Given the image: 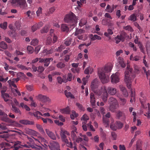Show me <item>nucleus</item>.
Here are the masks:
<instances>
[{"mask_svg":"<svg viewBox=\"0 0 150 150\" xmlns=\"http://www.w3.org/2000/svg\"><path fill=\"white\" fill-rule=\"evenodd\" d=\"M112 68V64H110L105 67L98 69V74L102 82L105 83L109 80V75L107 74L111 71Z\"/></svg>","mask_w":150,"mask_h":150,"instance_id":"f257e3e1","label":"nucleus"},{"mask_svg":"<svg viewBox=\"0 0 150 150\" xmlns=\"http://www.w3.org/2000/svg\"><path fill=\"white\" fill-rule=\"evenodd\" d=\"M127 70L125 72V81L127 84V87L129 89H130L132 82L135 78V76L134 73L132 72V69L129 65H127Z\"/></svg>","mask_w":150,"mask_h":150,"instance_id":"f03ea898","label":"nucleus"},{"mask_svg":"<svg viewBox=\"0 0 150 150\" xmlns=\"http://www.w3.org/2000/svg\"><path fill=\"white\" fill-rule=\"evenodd\" d=\"M64 21L72 27V28H74L77 23L76 16L73 13L67 15L64 18Z\"/></svg>","mask_w":150,"mask_h":150,"instance_id":"7ed1b4c3","label":"nucleus"},{"mask_svg":"<svg viewBox=\"0 0 150 150\" xmlns=\"http://www.w3.org/2000/svg\"><path fill=\"white\" fill-rule=\"evenodd\" d=\"M60 134L62 141L64 142L67 146L70 148H72L73 143L71 141L69 142L68 140L67 139V135L69 136L70 133L69 132L63 129H61Z\"/></svg>","mask_w":150,"mask_h":150,"instance_id":"20e7f679","label":"nucleus"},{"mask_svg":"<svg viewBox=\"0 0 150 150\" xmlns=\"http://www.w3.org/2000/svg\"><path fill=\"white\" fill-rule=\"evenodd\" d=\"M11 3L13 5L19 6L22 9H25L27 6L25 0H11Z\"/></svg>","mask_w":150,"mask_h":150,"instance_id":"39448f33","label":"nucleus"},{"mask_svg":"<svg viewBox=\"0 0 150 150\" xmlns=\"http://www.w3.org/2000/svg\"><path fill=\"white\" fill-rule=\"evenodd\" d=\"M48 146L51 150H60L59 144L56 141H51Z\"/></svg>","mask_w":150,"mask_h":150,"instance_id":"423d86ee","label":"nucleus"},{"mask_svg":"<svg viewBox=\"0 0 150 150\" xmlns=\"http://www.w3.org/2000/svg\"><path fill=\"white\" fill-rule=\"evenodd\" d=\"M76 31L74 33L75 36H77L79 40H82L83 38V34L84 33L85 30L82 29H78L76 28Z\"/></svg>","mask_w":150,"mask_h":150,"instance_id":"0eeeda50","label":"nucleus"},{"mask_svg":"<svg viewBox=\"0 0 150 150\" xmlns=\"http://www.w3.org/2000/svg\"><path fill=\"white\" fill-rule=\"evenodd\" d=\"M6 89L5 88H3V89L1 91V97L3 98L4 101L5 102L8 101L9 98L10 97L9 95L7 93H5Z\"/></svg>","mask_w":150,"mask_h":150,"instance_id":"6e6552de","label":"nucleus"},{"mask_svg":"<svg viewBox=\"0 0 150 150\" xmlns=\"http://www.w3.org/2000/svg\"><path fill=\"white\" fill-rule=\"evenodd\" d=\"M111 81L112 83H117L119 82L120 79L119 74L116 73L115 74H113L111 76Z\"/></svg>","mask_w":150,"mask_h":150,"instance_id":"1a4fd4ad","label":"nucleus"},{"mask_svg":"<svg viewBox=\"0 0 150 150\" xmlns=\"http://www.w3.org/2000/svg\"><path fill=\"white\" fill-rule=\"evenodd\" d=\"M72 130L71 132V137L73 141H74V143L75 140L77 137L76 134L77 133L76 132L77 128L76 127L73 126L72 127Z\"/></svg>","mask_w":150,"mask_h":150,"instance_id":"9d476101","label":"nucleus"},{"mask_svg":"<svg viewBox=\"0 0 150 150\" xmlns=\"http://www.w3.org/2000/svg\"><path fill=\"white\" fill-rule=\"evenodd\" d=\"M117 90L116 88L111 87H108L106 92L111 95L113 96L117 93Z\"/></svg>","mask_w":150,"mask_h":150,"instance_id":"9b49d317","label":"nucleus"},{"mask_svg":"<svg viewBox=\"0 0 150 150\" xmlns=\"http://www.w3.org/2000/svg\"><path fill=\"white\" fill-rule=\"evenodd\" d=\"M41 60L40 61V63H44V66L45 67H48L50 63V61L51 60L52 61L53 59L50 58H42L40 59Z\"/></svg>","mask_w":150,"mask_h":150,"instance_id":"f8f14e48","label":"nucleus"},{"mask_svg":"<svg viewBox=\"0 0 150 150\" xmlns=\"http://www.w3.org/2000/svg\"><path fill=\"white\" fill-rule=\"evenodd\" d=\"M102 24L103 25H108L109 26H112L113 24L110 20L107 19H103L102 21Z\"/></svg>","mask_w":150,"mask_h":150,"instance_id":"ddd939ff","label":"nucleus"},{"mask_svg":"<svg viewBox=\"0 0 150 150\" xmlns=\"http://www.w3.org/2000/svg\"><path fill=\"white\" fill-rule=\"evenodd\" d=\"M45 131L47 134L50 139L53 140H56V137L54 133L47 129H46Z\"/></svg>","mask_w":150,"mask_h":150,"instance_id":"4468645a","label":"nucleus"},{"mask_svg":"<svg viewBox=\"0 0 150 150\" xmlns=\"http://www.w3.org/2000/svg\"><path fill=\"white\" fill-rule=\"evenodd\" d=\"M98 83L97 79H94L91 83V87L93 91H94L98 87Z\"/></svg>","mask_w":150,"mask_h":150,"instance_id":"2eb2a0df","label":"nucleus"},{"mask_svg":"<svg viewBox=\"0 0 150 150\" xmlns=\"http://www.w3.org/2000/svg\"><path fill=\"white\" fill-rule=\"evenodd\" d=\"M37 99L43 102H45L50 101L49 98L46 96L39 95L38 96Z\"/></svg>","mask_w":150,"mask_h":150,"instance_id":"dca6fc26","label":"nucleus"},{"mask_svg":"<svg viewBox=\"0 0 150 150\" xmlns=\"http://www.w3.org/2000/svg\"><path fill=\"white\" fill-rule=\"evenodd\" d=\"M115 40L116 41V43L117 44L119 43L121 41L123 42L125 40V38L122 35H117L115 38Z\"/></svg>","mask_w":150,"mask_h":150,"instance_id":"f3484780","label":"nucleus"},{"mask_svg":"<svg viewBox=\"0 0 150 150\" xmlns=\"http://www.w3.org/2000/svg\"><path fill=\"white\" fill-rule=\"evenodd\" d=\"M19 122L20 123L25 125H33L34 124L33 121L26 120H19Z\"/></svg>","mask_w":150,"mask_h":150,"instance_id":"a211bd4d","label":"nucleus"},{"mask_svg":"<svg viewBox=\"0 0 150 150\" xmlns=\"http://www.w3.org/2000/svg\"><path fill=\"white\" fill-rule=\"evenodd\" d=\"M60 111L62 114H69L70 113L71 110L69 107L67 106L65 108L60 109Z\"/></svg>","mask_w":150,"mask_h":150,"instance_id":"6ab92c4d","label":"nucleus"},{"mask_svg":"<svg viewBox=\"0 0 150 150\" xmlns=\"http://www.w3.org/2000/svg\"><path fill=\"white\" fill-rule=\"evenodd\" d=\"M33 115L34 116H37L41 115L44 117H49L50 116L49 113L47 112L42 114L41 112L39 111H37L33 112Z\"/></svg>","mask_w":150,"mask_h":150,"instance_id":"aec40b11","label":"nucleus"},{"mask_svg":"<svg viewBox=\"0 0 150 150\" xmlns=\"http://www.w3.org/2000/svg\"><path fill=\"white\" fill-rule=\"evenodd\" d=\"M118 107V104H109V109L110 111L112 112H114Z\"/></svg>","mask_w":150,"mask_h":150,"instance_id":"412c9836","label":"nucleus"},{"mask_svg":"<svg viewBox=\"0 0 150 150\" xmlns=\"http://www.w3.org/2000/svg\"><path fill=\"white\" fill-rule=\"evenodd\" d=\"M109 104H118L117 100L113 97H110L108 99Z\"/></svg>","mask_w":150,"mask_h":150,"instance_id":"4be33fe9","label":"nucleus"},{"mask_svg":"<svg viewBox=\"0 0 150 150\" xmlns=\"http://www.w3.org/2000/svg\"><path fill=\"white\" fill-rule=\"evenodd\" d=\"M35 140L38 141L41 143H44V144L45 145V143H47L46 140L41 137H38L37 139L34 138Z\"/></svg>","mask_w":150,"mask_h":150,"instance_id":"5701e85b","label":"nucleus"},{"mask_svg":"<svg viewBox=\"0 0 150 150\" xmlns=\"http://www.w3.org/2000/svg\"><path fill=\"white\" fill-rule=\"evenodd\" d=\"M90 102L92 106H93L95 105V99L94 97V94L91 93L90 94Z\"/></svg>","mask_w":150,"mask_h":150,"instance_id":"b1692460","label":"nucleus"},{"mask_svg":"<svg viewBox=\"0 0 150 150\" xmlns=\"http://www.w3.org/2000/svg\"><path fill=\"white\" fill-rule=\"evenodd\" d=\"M8 143L3 142L0 144V150H5L7 149L8 148L6 147L8 146Z\"/></svg>","mask_w":150,"mask_h":150,"instance_id":"393cba45","label":"nucleus"},{"mask_svg":"<svg viewBox=\"0 0 150 150\" xmlns=\"http://www.w3.org/2000/svg\"><path fill=\"white\" fill-rule=\"evenodd\" d=\"M117 116L118 119H120L121 117L123 120L125 119V116L124 113L120 111H118L117 114Z\"/></svg>","mask_w":150,"mask_h":150,"instance_id":"a878e982","label":"nucleus"},{"mask_svg":"<svg viewBox=\"0 0 150 150\" xmlns=\"http://www.w3.org/2000/svg\"><path fill=\"white\" fill-rule=\"evenodd\" d=\"M36 127L39 132L42 134L44 135L45 134V132L41 125L37 124H36Z\"/></svg>","mask_w":150,"mask_h":150,"instance_id":"bb28decb","label":"nucleus"},{"mask_svg":"<svg viewBox=\"0 0 150 150\" xmlns=\"http://www.w3.org/2000/svg\"><path fill=\"white\" fill-rule=\"evenodd\" d=\"M113 34V32L112 30L110 28L108 29L107 32L104 33V35L105 36L108 37L110 39H111V37L109 35H112Z\"/></svg>","mask_w":150,"mask_h":150,"instance_id":"cd10ccee","label":"nucleus"},{"mask_svg":"<svg viewBox=\"0 0 150 150\" xmlns=\"http://www.w3.org/2000/svg\"><path fill=\"white\" fill-rule=\"evenodd\" d=\"M91 39L92 41H94L96 39L100 40L101 39V38L97 35H93L92 34H91Z\"/></svg>","mask_w":150,"mask_h":150,"instance_id":"c85d7f7f","label":"nucleus"},{"mask_svg":"<svg viewBox=\"0 0 150 150\" xmlns=\"http://www.w3.org/2000/svg\"><path fill=\"white\" fill-rule=\"evenodd\" d=\"M118 62L121 67L122 68H124L126 66V64L124 63L123 61V59L121 57H119L118 58Z\"/></svg>","mask_w":150,"mask_h":150,"instance_id":"c756f323","label":"nucleus"},{"mask_svg":"<svg viewBox=\"0 0 150 150\" xmlns=\"http://www.w3.org/2000/svg\"><path fill=\"white\" fill-rule=\"evenodd\" d=\"M61 29L62 31L67 32H68L69 30V27L66 24H63L62 25Z\"/></svg>","mask_w":150,"mask_h":150,"instance_id":"7c9ffc66","label":"nucleus"},{"mask_svg":"<svg viewBox=\"0 0 150 150\" xmlns=\"http://www.w3.org/2000/svg\"><path fill=\"white\" fill-rule=\"evenodd\" d=\"M82 121H83V122L84 124H86L87 122V121L89 119V117L86 114H84L82 117L81 118Z\"/></svg>","mask_w":150,"mask_h":150,"instance_id":"2f4dec72","label":"nucleus"},{"mask_svg":"<svg viewBox=\"0 0 150 150\" xmlns=\"http://www.w3.org/2000/svg\"><path fill=\"white\" fill-rule=\"evenodd\" d=\"M5 122L10 123L11 124H10L9 125H12L14 124H18V123L16 121L10 119L8 117L6 118Z\"/></svg>","mask_w":150,"mask_h":150,"instance_id":"473e14b6","label":"nucleus"},{"mask_svg":"<svg viewBox=\"0 0 150 150\" xmlns=\"http://www.w3.org/2000/svg\"><path fill=\"white\" fill-rule=\"evenodd\" d=\"M64 93L67 98L70 97L71 98H74V96L70 92H68L67 90H65L64 91Z\"/></svg>","mask_w":150,"mask_h":150,"instance_id":"72a5a7b5","label":"nucleus"},{"mask_svg":"<svg viewBox=\"0 0 150 150\" xmlns=\"http://www.w3.org/2000/svg\"><path fill=\"white\" fill-rule=\"evenodd\" d=\"M0 47L4 49H6L8 47L7 45L4 42L0 43Z\"/></svg>","mask_w":150,"mask_h":150,"instance_id":"f704fd0d","label":"nucleus"},{"mask_svg":"<svg viewBox=\"0 0 150 150\" xmlns=\"http://www.w3.org/2000/svg\"><path fill=\"white\" fill-rule=\"evenodd\" d=\"M72 39L71 38H68L65 40L64 44L67 46H69L71 43Z\"/></svg>","mask_w":150,"mask_h":150,"instance_id":"c9c22d12","label":"nucleus"},{"mask_svg":"<svg viewBox=\"0 0 150 150\" xmlns=\"http://www.w3.org/2000/svg\"><path fill=\"white\" fill-rule=\"evenodd\" d=\"M76 105L81 111H84V110L85 108L82 104L79 103H76Z\"/></svg>","mask_w":150,"mask_h":150,"instance_id":"e433bc0d","label":"nucleus"},{"mask_svg":"<svg viewBox=\"0 0 150 150\" xmlns=\"http://www.w3.org/2000/svg\"><path fill=\"white\" fill-rule=\"evenodd\" d=\"M65 66V64L62 62H59L57 64V67L60 69L64 67Z\"/></svg>","mask_w":150,"mask_h":150,"instance_id":"4c0bfd02","label":"nucleus"},{"mask_svg":"<svg viewBox=\"0 0 150 150\" xmlns=\"http://www.w3.org/2000/svg\"><path fill=\"white\" fill-rule=\"evenodd\" d=\"M12 108L13 110L14 111V112L16 113H19L20 114H21V112L19 110V109L17 108L14 105H12Z\"/></svg>","mask_w":150,"mask_h":150,"instance_id":"58836bf2","label":"nucleus"},{"mask_svg":"<svg viewBox=\"0 0 150 150\" xmlns=\"http://www.w3.org/2000/svg\"><path fill=\"white\" fill-rule=\"evenodd\" d=\"M38 43V40L36 39H34L32 40L31 42V44L32 45L35 46L37 45Z\"/></svg>","mask_w":150,"mask_h":150,"instance_id":"ea45409f","label":"nucleus"},{"mask_svg":"<svg viewBox=\"0 0 150 150\" xmlns=\"http://www.w3.org/2000/svg\"><path fill=\"white\" fill-rule=\"evenodd\" d=\"M53 50L52 49H51L49 50H48L47 49H45L43 50V53H45V54H52L53 52Z\"/></svg>","mask_w":150,"mask_h":150,"instance_id":"a19ab883","label":"nucleus"},{"mask_svg":"<svg viewBox=\"0 0 150 150\" xmlns=\"http://www.w3.org/2000/svg\"><path fill=\"white\" fill-rule=\"evenodd\" d=\"M103 122L105 125H106V127L108 126H109L110 122L108 118L103 117Z\"/></svg>","mask_w":150,"mask_h":150,"instance_id":"79ce46f5","label":"nucleus"},{"mask_svg":"<svg viewBox=\"0 0 150 150\" xmlns=\"http://www.w3.org/2000/svg\"><path fill=\"white\" fill-rule=\"evenodd\" d=\"M87 21L85 19H82L80 20V21L79 23L80 26H82L86 24Z\"/></svg>","mask_w":150,"mask_h":150,"instance_id":"37998d69","label":"nucleus"},{"mask_svg":"<svg viewBox=\"0 0 150 150\" xmlns=\"http://www.w3.org/2000/svg\"><path fill=\"white\" fill-rule=\"evenodd\" d=\"M21 142L19 141H17V142L15 143L14 144V149L15 150H18L19 148L20 147L19 145H18V144L20 145Z\"/></svg>","mask_w":150,"mask_h":150,"instance_id":"c03bdc74","label":"nucleus"},{"mask_svg":"<svg viewBox=\"0 0 150 150\" xmlns=\"http://www.w3.org/2000/svg\"><path fill=\"white\" fill-rule=\"evenodd\" d=\"M8 132L7 131H4L2 133H0V138H6L8 137V136L7 134H3L4 133H8Z\"/></svg>","mask_w":150,"mask_h":150,"instance_id":"a18cd8bd","label":"nucleus"},{"mask_svg":"<svg viewBox=\"0 0 150 150\" xmlns=\"http://www.w3.org/2000/svg\"><path fill=\"white\" fill-rule=\"evenodd\" d=\"M1 115L3 116L1 117H0V120L2 121L5 122L6 120V118L8 117L7 115L5 113L3 115Z\"/></svg>","mask_w":150,"mask_h":150,"instance_id":"49530a36","label":"nucleus"},{"mask_svg":"<svg viewBox=\"0 0 150 150\" xmlns=\"http://www.w3.org/2000/svg\"><path fill=\"white\" fill-rule=\"evenodd\" d=\"M129 19L131 21H135L137 20V17L135 14H132L131 15Z\"/></svg>","mask_w":150,"mask_h":150,"instance_id":"de8ad7c7","label":"nucleus"},{"mask_svg":"<svg viewBox=\"0 0 150 150\" xmlns=\"http://www.w3.org/2000/svg\"><path fill=\"white\" fill-rule=\"evenodd\" d=\"M27 50L29 54H32L34 51L33 48L31 46H28L27 48Z\"/></svg>","mask_w":150,"mask_h":150,"instance_id":"09e8293b","label":"nucleus"},{"mask_svg":"<svg viewBox=\"0 0 150 150\" xmlns=\"http://www.w3.org/2000/svg\"><path fill=\"white\" fill-rule=\"evenodd\" d=\"M42 8L41 7H39L38 10L36 12L37 16H39L42 14Z\"/></svg>","mask_w":150,"mask_h":150,"instance_id":"8fccbe9b","label":"nucleus"},{"mask_svg":"<svg viewBox=\"0 0 150 150\" xmlns=\"http://www.w3.org/2000/svg\"><path fill=\"white\" fill-rule=\"evenodd\" d=\"M116 125L119 129L121 128L123 126L122 123L120 121H117L116 122Z\"/></svg>","mask_w":150,"mask_h":150,"instance_id":"3c124183","label":"nucleus"},{"mask_svg":"<svg viewBox=\"0 0 150 150\" xmlns=\"http://www.w3.org/2000/svg\"><path fill=\"white\" fill-rule=\"evenodd\" d=\"M7 26V22H4L3 24H1L0 25L1 28L4 29H6Z\"/></svg>","mask_w":150,"mask_h":150,"instance_id":"603ef678","label":"nucleus"},{"mask_svg":"<svg viewBox=\"0 0 150 150\" xmlns=\"http://www.w3.org/2000/svg\"><path fill=\"white\" fill-rule=\"evenodd\" d=\"M135 37L136 39L134 40V42L135 44L138 45V46H139L140 45H142V44L140 41H139V38L138 37L136 36Z\"/></svg>","mask_w":150,"mask_h":150,"instance_id":"864d4df0","label":"nucleus"},{"mask_svg":"<svg viewBox=\"0 0 150 150\" xmlns=\"http://www.w3.org/2000/svg\"><path fill=\"white\" fill-rule=\"evenodd\" d=\"M107 92L102 95V99L103 101L104 102H106L107 100L108 99V95Z\"/></svg>","mask_w":150,"mask_h":150,"instance_id":"5fc2aeb1","label":"nucleus"},{"mask_svg":"<svg viewBox=\"0 0 150 150\" xmlns=\"http://www.w3.org/2000/svg\"><path fill=\"white\" fill-rule=\"evenodd\" d=\"M35 117H36L37 119H41L44 123H47V119H45V118H42V117H40V116H34Z\"/></svg>","mask_w":150,"mask_h":150,"instance_id":"6e6d98bb","label":"nucleus"},{"mask_svg":"<svg viewBox=\"0 0 150 150\" xmlns=\"http://www.w3.org/2000/svg\"><path fill=\"white\" fill-rule=\"evenodd\" d=\"M48 31V28L47 26H45L41 30V33H47Z\"/></svg>","mask_w":150,"mask_h":150,"instance_id":"4d7b16f0","label":"nucleus"},{"mask_svg":"<svg viewBox=\"0 0 150 150\" xmlns=\"http://www.w3.org/2000/svg\"><path fill=\"white\" fill-rule=\"evenodd\" d=\"M87 126L89 127L91 131L93 132L95 131V129L94 128L93 126L91 125V122L87 124Z\"/></svg>","mask_w":150,"mask_h":150,"instance_id":"13d9d810","label":"nucleus"},{"mask_svg":"<svg viewBox=\"0 0 150 150\" xmlns=\"http://www.w3.org/2000/svg\"><path fill=\"white\" fill-rule=\"evenodd\" d=\"M39 28L38 27L37 24H35L31 27V29L33 32H34Z\"/></svg>","mask_w":150,"mask_h":150,"instance_id":"bf43d9fd","label":"nucleus"},{"mask_svg":"<svg viewBox=\"0 0 150 150\" xmlns=\"http://www.w3.org/2000/svg\"><path fill=\"white\" fill-rule=\"evenodd\" d=\"M111 136L113 140H116L117 139V135L115 132H111Z\"/></svg>","mask_w":150,"mask_h":150,"instance_id":"052dcab7","label":"nucleus"},{"mask_svg":"<svg viewBox=\"0 0 150 150\" xmlns=\"http://www.w3.org/2000/svg\"><path fill=\"white\" fill-rule=\"evenodd\" d=\"M72 78V76L71 74L68 73L67 75V81H71Z\"/></svg>","mask_w":150,"mask_h":150,"instance_id":"680f3d73","label":"nucleus"},{"mask_svg":"<svg viewBox=\"0 0 150 150\" xmlns=\"http://www.w3.org/2000/svg\"><path fill=\"white\" fill-rule=\"evenodd\" d=\"M12 91L13 93L14 94H16L15 93H16L17 94H18V95L19 96H21V94L20 92L17 89H15L13 88L12 89Z\"/></svg>","mask_w":150,"mask_h":150,"instance_id":"e2e57ef3","label":"nucleus"},{"mask_svg":"<svg viewBox=\"0 0 150 150\" xmlns=\"http://www.w3.org/2000/svg\"><path fill=\"white\" fill-rule=\"evenodd\" d=\"M124 28L125 29L128 30L131 32H132L133 31V29L129 25H127Z\"/></svg>","mask_w":150,"mask_h":150,"instance_id":"0e129e2a","label":"nucleus"},{"mask_svg":"<svg viewBox=\"0 0 150 150\" xmlns=\"http://www.w3.org/2000/svg\"><path fill=\"white\" fill-rule=\"evenodd\" d=\"M44 69H45L43 67L40 66L38 67V71L40 73H42L44 71Z\"/></svg>","mask_w":150,"mask_h":150,"instance_id":"69168bd1","label":"nucleus"},{"mask_svg":"<svg viewBox=\"0 0 150 150\" xmlns=\"http://www.w3.org/2000/svg\"><path fill=\"white\" fill-rule=\"evenodd\" d=\"M41 48V47L40 45L36 47L35 48V52L36 54L38 53L40 51Z\"/></svg>","mask_w":150,"mask_h":150,"instance_id":"338daca9","label":"nucleus"},{"mask_svg":"<svg viewBox=\"0 0 150 150\" xmlns=\"http://www.w3.org/2000/svg\"><path fill=\"white\" fill-rule=\"evenodd\" d=\"M64 48V46L62 45H61L60 47H59L58 48H56V50L57 51L60 52Z\"/></svg>","mask_w":150,"mask_h":150,"instance_id":"774afa93","label":"nucleus"}]
</instances>
